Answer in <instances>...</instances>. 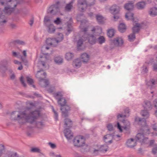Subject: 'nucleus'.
<instances>
[{
  "mask_svg": "<svg viewBox=\"0 0 157 157\" xmlns=\"http://www.w3.org/2000/svg\"><path fill=\"white\" fill-rule=\"evenodd\" d=\"M16 111L13 112L11 114V117L14 120L17 121L20 124H24L25 121L33 124L40 116V112L38 110H35L28 113L27 110L23 111Z\"/></svg>",
  "mask_w": 157,
  "mask_h": 157,
  "instance_id": "obj_1",
  "label": "nucleus"
},
{
  "mask_svg": "<svg viewBox=\"0 0 157 157\" xmlns=\"http://www.w3.org/2000/svg\"><path fill=\"white\" fill-rule=\"evenodd\" d=\"M63 98V101L61 99L60 101V103L57 102L59 105L60 106V110L61 111L62 117L65 118L64 120V130L63 133L64 136L68 140H69V126H68L69 123V119L67 118L69 115V106L66 105V100L64 97L61 98Z\"/></svg>",
  "mask_w": 157,
  "mask_h": 157,
  "instance_id": "obj_2",
  "label": "nucleus"
},
{
  "mask_svg": "<svg viewBox=\"0 0 157 157\" xmlns=\"http://www.w3.org/2000/svg\"><path fill=\"white\" fill-rule=\"evenodd\" d=\"M22 2V1H17L16 0H7V4L6 6H3L5 7L4 9L3 10L4 12L6 14H10L14 11V13L15 14L19 13L20 11L17 10L16 11H15V8L16 7L17 5L18 4H20Z\"/></svg>",
  "mask_w": 157,
  "mask_h": 157,
  "instance_id": "obj_3",
  "label": "nucleus"
},
{
  "mask_svg": "<svg viewBox=\"0 0 157 157\" xmlns=\"http://www.w3.org/2000/svg\"><path fill=\"white\" fill-rule=\"evenodd\" d=\"M80 15H78L77 17V19L78 21H79L81 22L80 25V27L82 32H84L85 34V38L88 37V42H89L91 44H94L96 43V39L95 36L92 35H87L86 34V33L87 31L88 27L84 28L85 26L86 23V20H80L79 19V17H80Z\"/></svg>",
  "mask_w": 157,
  "mask_h": 157,
  "instance_id": "obj_4",
  "label": "nucleus"
},
{
  "mask_svg": "<svg viewBox=\"0 0 157 157\" xmlns=\"http://www.w3.org/2000/svg\"><path fill=\"white\" fill-rule=\"evenodd\" d=\"M73 142L74 145L78 147H82L86 145L85 139L81 136L75 137L74 140Z\"/></svg>",
  "mask_w": 157,
  "mask_h": 157,
  "instance_id": "obj_5",
  "label": "nucleus"
},
{
  "mask_svg": "<svg viewBox=\"0 0 157 157\" xmlns=\"http://www.w3.org/2000/svg\"><path fill=\"white\" fill-rule=\"evenodd\" d=\"M59 2L58 1L55 4L52 5L47 10L48 13L52 15L56 14L59 10Z\"/></svg>",
  "mask_w": 157,
  "mask_h": 157,
  "instance_id": "obj_6",
  "label": "nucleus"
},
{
  "mask_svg": "<svg viewBox=\"0 0 157 157\" xmlns=\"http://www.w3.org/2000/svg\"><path fill=\"white\" fill-rule=\"evenodd\" d=\"M9 63V61L6 60H4L0 63V72L3 75L8 70Z\"/></svg>",
  "mask_w": 157,
  "mask_h": 157,
  "instance_id": "obj_7",
  "label": "nucleus"
},
{
  "mask_svg": "<svg viewBox=\"0 0 157 157\" xmlns=\"http://www.w3.org/2000/svg\"><path fill=\"white\" fill-rule=\"evenodd\" d=\"M59 36H60L59 37H58L57 39L56 38H52V44L51 46L53 47L56 46L63 39V35L62 33H58Z\"/></svg>",
  "mask_w": 157,
  "mask_h": 157,
  "instance_id": "obj_8",
  "label": "nucleus"
},
{
  "mask_svg": "<svg viewBox=\"0 0 157 157\" xmlns=\"http://www.w3.org/2000/svg\"><path fill=\"white\" fill-rule=\"evenodd\" d=\"M135 139L136 142L145 143L148 138L144 137L143 133H138L136 136Z\"/></svg>",
  "mask_w": 157,
  "mask_h": 157,
  "instance_id": "obj_9",
  "label": "nucleus"
},
{
  "mask_svg": "<svg viewBox=\"0 0 157 157\" xmlns=\"http://www.w3.org/2000/svg\"><path fill=\"white\" fill-rule=\"evenodd\" d=\"M112 43L115 46H121L123 43V41L122 38L117 37L112 41Z\"/></svg>",
  "mask_w": 157,
  "mask_h": 157,
  "instance_id": "obj_10",
  "label": "nucleus"
},
{
  "mask_svg": "<svg viewBox=\"0 0 157 157\" xmlns=\"http://www.w3.org/2000/svg\"><path fill=\"white\" fill-rule=\"evenodd\" d=\"M54 23L56 25H58L61 24V23L63 24V25H65L64 27H66V30L68 32H69V22H63L62 23L59 17H57L56 20L54 21Z\"/></svg>",
  "mask_w": 157,
  "mask_h": 157,
  "instance_id": "obj_11",
  "label": "nucleus"
},
{
  "mask_svg": "<svg viewBox=\"0 0 157 157\" xmlns=\"http://www.w3.org/2000/svg\"><path fill=\"white\" fill-rule=\"evenodd\" d=\"M7 21V18L2 15V11L0 9V25H4L6 24Z\"/></svg>",
  "mask_w": 157,
  "mask_h": 157,
  "instance_id": "obj_12",
  "label": "nucleus"
},
{
  "mask_svg": "<svg viewBox=\"0 0 157 157\" xmlns=\"http://www.w3.org/2000/svg\"><path fill=\"white\" fill-rule=\"evenodd\" d=\"M136 141L135 139L131 138L128 139L126 142V145L128 147L132 148L136 146Z\"/></svg>",
  "mask_w": 157,
  "mask_h": 157,
  "instance_id": "obj_13",
  "label": "nucleus"
},
{
  "mask_svg": "<svg viewBox=\"0 0 157 157\" xmlns=\"http://www.w3.org/2000/svg\"><path fill=\"white\" fill-rule=\"evenodd\" d=\"M90 56L86 53L82 54L80 56V59L84 63H87L90 60Z\"/></svg>",
  "mask_w": 157,
  "mask_h": 157,
  "instance_id": "obj_14",
  "label": "nucleus"
},
{
  "mask_svg": "<svg viewBox=\"0 0 157 157\" xmlns=\"http://www.w3.org/2000/svg\"><path fill=\"white\" fill-rule=\"evenodd\" d=\"M72 64L74 67L78 68L81 66L82 62L79 59L77 58L73 61Z\"/></svg>",
  "mask_w": 157,
  "mask_h": 157,
  "instance_id": "obj_15",
  "label": "nucleus"
},
{
  "mask_svg": "<svg viewBox=\"0 0 157 157\" xmlns=\"http://www.w3.org/2000/svg\"><path fill=\"white\" fill-rule=\"evenodd\" d=\"M134 1L135 0H132L128 3L125 4L124 5L125 9L128 11L132 10L133 8V4Z\"/></svg>",
  "mask_w": 157,
  "mask_h": 157,
  "instance_id": "obj_16",
  "label": "nucleus"
},
{
  "mask_svg": "<svg viewBox=\"0 0 157 157\" xmlns=\"http://www.w3.org/2000/svg\"><path fill=\"white\" fill-rule=\"evenodd\" d=\"M54 96L56 99L57 100V102H58L59 103H60V101L61 100V98H62L63 97V95L61 93V92H57L54 94ZM61 100L63 101L64 100L63 98H61Z\"/></svg>",
  "mask_w": 157,
  "mask_h": 157,
  "instance_id": "obj_17",
  "label": "nucleus"
},
{
  "mask_svg": "<svg viewBox=\"0 0 157 157\" xmlns=\"http://www.w3.org/2000/svg\"><path fill=\"white\" fill-rule=\"evenodd\" d=\"M110 11L111 13L113 14L117 13L119 12V7L116 5H113L110 9Z\"/></svg>",
  "mask_w": 157,
  "mask_h": 157,
  "instance_id": "obj_18",
  "label": "nucleus"
},
{
  "mask_svg": "<svg viewBox=\"0 0 157 157\" xmlns=\"http://www.w3.org/2000/svg\"><path fill=\"white\" fill-rule=\"evenodd\" d=\"M143 107L144 109L148 110H150L152 109V105L151 102L148 101H144Z\"/></svg>",
  "mask_w": 157,
  "mask_h": 157,
  "instance_id": "obj_19",
  "label": "nucleus"
},
{
  "mask_svg": "<svg viewBox=\"0 0 157 157\" xmlns=\"http://www.w3.org/2000/svg\"><path fill=\"white\" fill-rule=\"evenodd\" d=\"M134 26L132 29V33L135 34L136 33H138L140 30L141 25L140 24L138 23H136L135 25H134Z\"/></svg>",
  "mask_w": 157,
  "mask_h": 157,
  "instance_id": "obj_20",
  "label": "nucleus"
},
{
  "mask_svg": "<svg viewBox=\"0 0 157 157\" xmlns=\"http://www.w3.org/2000/svg\"><path fill=\"white\" fill-rule=\"evenodd\" d=\"M87 40L86 37L85 38V34L82 36V37L80 38L77 41V47L78 49L80 47L82 44L83 42Z\"/></svg>",
  "mask_w": 157,
  "mask_h": 157,
  "instance_id": "obj_21",
  "label": "nucleus"
},
{
  "mask_svg": "<svg viewBox=\"0 0 157 157\" xmlns=\"http://www.w3.org/2000/svg\"><path fill=\"white\" fill-rule=\"evenodd\" d=\"M46 26L47 27L48 31L49 33H53L55 32L56 29L53 24H50Z\"/></svg>",
  "mask_w": 157,
  "mask_h": 157,
  "instance_id": "obj_22",
  "label": "nucleus"
},
{
  "mask_svg": "<svg viewBox=\"0 0 157 157\" xmlns=\"http://www.w3.org/2000/svg\"><path fill=\"white\" fill-rule=\"evenodd\" d=\"M54 59L55 63L58 65L62 64L63 62V58L59 56L55 57Z\"/></svg>",
  "mask_w": 157,
  "mask_h": 157,
  "instance_id": "obj_23",
  "label": "nucleus"
},
{
  "mask_svg": "<svg viewBox=\"0 0 157 157\" xmlns=\"http://www.w3.org/2000/svg\"><path fill=\"white\" fill-rule=\"evenodd\" d=\"M112 136V134H107L105 135L104 137L105 142L106 143L110 144L112 142L111 137Z\"/></svg>",
  "mask_w": 157,
  "mask_h": 157,
  "instance_id": "obj_24",
  "label": "nucleus"
},
{
  "mask_svg": "<svg viewBox=\"0 0 157 157\" xmlns=\"http://www.w3.org/2000/svg\"><path fill=\"white\" fill-rule=\"evenodd\" d=\"M107 146L106 145H104L102 146L100 149L94 150V154H97L100 151L103 152H105L107 151Z\"/></svg>",
  "mask_w": 157,
  "mask_h": 157,
  "instance_id": "obj_25",
  "label": "nucleus"
},
{
  "mask_svg": "<svg viewBox=\"0 0 157 157\" xmlns=\"http://www.w3.org/2000/svg\"><path fill=\"white\" fill-rule=\"evenodd\" d=\"M150 15L152 17H155L157 15V8L153 7L151 8L149 12Z\"/></svg>",
  "mask_w": 157,
  "mask_h": 157,
  "instance_id": "obj_26",
  "label": "nucleus"
},
{
  "mask_svg": "<svg viewBox=\"0 0 157 157\" xmlns=\"http://www.w3.org/2000/svg\"><path fill=\"white\" fill-rule=\"evenodd\" d=\"M78 6L79 10L83 11L84 9V8H85L87 6V4L85 2H78Z\"/></svg>",
  "mask_w": 157,
  "mask_h": 157,
  "instance_id": "obj_27",
  "label": "nucleus"
},
{
  "mask_svg": "<svg viewBox=\"0 0 157 157\" xmlns=\"http://www.w3.org/2000/svg\"><path fill=\"white\" fill-rule=\"evenodd\" d=\"M133 16L134 14L131 12L129 11L126 14L125 17L127 20H131L132 21H134Z\"/></svg>",
  "mask_w": 157,
  "mask_h": 157,
  "instance_id": "obj_28",
  "label": "nucleus"
},
{
  "mask_svg": "<svg viewBox=\"0 0 157 157\" xmlns=\"http://www.w3.org/2000/svg\"><path fill=\"white\" fill-rule=\"evenodd\" d=\"M146 3L144 2H140L136 4L137 8L139 9H142L145 7Z\"/></svg>",
  "mask_w": 157,
  "mask_h": 157,
  "instance_id": "obj_29",
  "label": "nucleus"
},
{
  "mask_svg": "<svg viewBox=\"0 0 157 157\" xmlns=\"http://www.w3.org/2000/svg\"><path fill=\"white\" fill-rule=\"evenodd\" d=\"M118 30L121 33L125 32L126 30V27L125 24L123 23H121L119 26Z\"/></svg>",
  "mask_w": 157,
  "mask_h": 157,
  "instance_id": "obj_30",
  "label": "nucleus"
},
{
  "mask_svg": "<svg viewBox=\"0 0 157 157\" xmlns=\"http://www.w3.org/2000/svg\"><path fill=\"white\" fill-rule=\"evenodd\" d=\"M155 81L154 79L150 80L146 83V85L151 89L155 85Z\"/></svg>",
  "mask_w": 157,
  "mask_h": 157,
  "instance_id": "obj_31",
  "label": "nucleus"
},
{
  "mask_svg": "<svg viewBox=\"0 0 157 157\" xmlns=\"http://www.w3.org/2000/svg\"><path fill=\"white\" fill-rule=\"evenodd\" d=\"M141 114L142 116L144 117L145 118H147L149 116V112L146 110H143L141 112Z\"/></svg>",
  "mask_w": 157,
  "mask_h": 157,
  "instance_id": "obj_32",
  "label": "nucleus"
},
{
  "mask_svg": "<svg viewBox=\"0 0 157 157\" xmlns=\"http://www.w3.org/2000/svg\"><path fill=\"white\" fill-rule=\"evenodd\" d=\"M27 79V82L28 84L29 85H32V87L33 88H35V86L33 84V79L30 78L29 77H26Z\"/></svg>",
  "mask_w": 157,
  "mask_h": 157,
  "instance_id": "obj_33",
  "label": "nucleus"
},
{
  "mask_svg": "<svg viewBox=\"0 0 157 157\" xmlns=\"http://www.w3.org/2000/svg\"><path fill=\"white\" fill-rule=\"evenodd\" d=\"M51 20L48 16H45L44 18V22L45 25L46 26L50 24Z\"/></svg>",
  "mask_w": 157,
  "mask_h": 157,
  "instance_id": "obj_34",
  "label": "nucleus"
},
{
  "mask_svg": "<svg viewBox=\"0 0 157 157\" xmlns=\"http://www.w3.org/2000/svg\"><path fill=\"white\" fill-rule=\"evenodd\" d=\"M96 18L98 22L100 24H101L103 22V17L100 15H96Z\"/></svg>",
  "mask_w": 157,
  "mask_h": 157,
  "instance_id": "obj_35",
  "label": "nucleus"
},
{
  "mask_svg": "<svg viewBox=\"0 0 157 157\" xmlns=\"http://www.w3.org/2000/svg\"><path fill=\"white\" fill-rule=\"evenodd\" d=\"M136 38L135 34L132 33L128 36V39L130 42L134 41Z\"/></svg>",
  "mask_w": 157,
  "mask_h": 157,
  "instance_id": "obj_36",
  "label": "nucleus"
},
{
  "mask_svg": "<svg viewBox=\"0 0 157 157\" xmlns=\"http://www.w3.org/2000/svg\"><path fill=\"white\" fill-rule=\"evenodd\" d=\"M115 33V30L113 29H109L107 33V35L109 37H113Z\"/></svg>",
  "mask_w": 157,
  "mask_h": 157,
  "instance_id": "obj_37",
  "label": "nucleus"
},
{
  "mask_svg": "<svg viewBox=\"0 0 157 157\" xmlns=\"http://www.w3.org/2000/svg\"><path fill=\"white\" fill-rule=\"evenodd\" d=\"M14 44H17L20 45H24L25 43L24 41L19 40H15L13 41Z\"/></svg>",
  "mask_w": 157,
  "mask_h": 157,
  "instance_id": "obj_38",
  "label": "nucleus"
},
{
  "mask_svg": "<svg viewBox=\"0 0 157 157\" xmlns=\"http://www.w3.org/2000/svg\"><path fill=\"white\" fill-rule=\"evenodd\" d=\"M98 41L99 44H101L105 42V39L103 36H101L98 38Z\"/></svg>",
  "mask_w": 157,
  "mask_h": 157,
  "instance_id": "obj_39",
  "label": "nucleus"
},
{
  "mask_svg": "<svg viewBox=\"0 0 157 157\" xmlns=\"http://www.w3.org/2000/svg\"><path fill=\"white\" fill-rule=\"evenodd\" d=\"M136 120L139 122V124H142L140 123L141 122L144 123V125L145 124L146 120L144 118H136Z\"/></svg>",
  "mask_w": 157,
  "mask_h": 157,
  "instance_id": "obj_40",
  "label": "nucleus"
},
{
  "mask_svg": "<svg viewBox=\"0 0 157 157\" xmlns=\"http://www.w3.org/2000/svg\"><path fill=\"white\" fill-rule=\"evenodd\" d=\"M98 30L99 32H97L98 33H100L101 31V29L98 27H94L91 30V31L93 32H95L97 31Z\"/></svg>",
  "mask_w": 157,
  "mask_h": 157,
  "instance_id": "obj_41",
  "label": "nucleus"
},
{
  "mask_svg": "<svg viewBox=\"0 0 157 157\" xmlns=\"http://www.w3.org/2000/svg\"><path fill=\"white\" fill-rule=\"evenodd\" d=\"M36 127L39 128H41L44 126V124L42 121L37 122L36 123Z\"/></svg>",
  "mask_w": 157,
  "mask_h": 157,
  "instance_id": "obj_42",
  "label": "nucleus"
},
{
  "mask_svg": "<svg viewBox=\"0 0 157 157\" xmlns=\"http://www.w3.org/2000/svg\"><path fill=\"white\" fill-rule=\"evenodd\" d=\"M31 151L33 152L41 153V150L37 147H33L31 149Z\"/></svg>",
  "mask_w": 157,
  "mask_h": 157,
  "instance_id": "obj_43",
  "label": "nucleus"
},
{
  "mask_svg": "<svg viewBox=\"0 0 157 157\" xmlns=\"http://www.w3.org/2000/svg\"><path fill=\"white\" fill-rule=\"evenodd\" d=\"M127 114H118L117 115V118L118 119H120V118H123L125 117H127Z\"/></svg>",
  "mask_w": 157,
  "mask_h": 157,
  "instance_id": "obj_44",
  "label": "nucleus"
},
{
  "mask_svg": "<svg viewBox=\"0 0 157 157\" xmlns=\"http://www.w3.org/2000/svg\"><path fill=\"white\" fill-rule=\"evenodd\" d=\"M5 149L4 146L1 144H0V157L2 156L3 151Z\"/></svg>",
  "mask_w": 157,
  "mask_h": 157,
  "instance_id": "obj_45",
  "label": "nucleus"
},
{
  "mask_svg": "<svg viewBox=\"0 0 157 157\" xmlns=\"http://www.w3.org/2000/svg\"><path fill=\"white\" fill-rule=\"evenodd\" d=\"M12 55L13 56L17 58H19L20 57V53L18 52L13 51Z\"/></svg>",
  "mask_w": 157,
  "mask_h": 157,
  "instance_id": "obj_46",
  "label": "nucleus"
},
{
  "mask_svg": "<svg viewBox=\"0 0 157 157\" xmlns=\"http://www.w3.org/2000/svg\"><path fill=\"white\" fill-rule=\"evenodd\" d=\"M7 4V0H0V5L6 6Z\"/></svg>",
  "mask_w": 157,
  "mask_h": 157,
  "instance_id": "obj_47",
  "label": "nucleus"
},
{
  "mask_svg": "<svg viewBox=\"0 0 157 157\" xmlns=\"http://www.w3.org/2000/svg\"><path fill=\"white\" fill-rule=\"evenodd\" d=\"M52 38H48L46 40V43L48 45L51 46L52 44Z\"/></svg>",
  "mask_w": 157,
  "mask_h": 157,
  "instance_id": "obj_48",
  "label": "nucleus"
},
{
  "mask_svg": "<svg viewBox=\"0 0 157 157\" xmlns=\"http://www.w3.org/2000/svg\"><path fill=\"white\" fill-rule=\"evenodd\" d=\"M21 59L22 62L25 63V65H26L28 64V61L25 58V57H23L22 56H21Z\"/></svg>",
  "mask_w": 157,
  "mask_h": 157,
  "instance_id": "obj_49",
  "label": "nucleus"
},
{
  "mask_svg": "<svg viewBox=\"0 0 157 157\" xmlns=\"http://www.w3.org/2000/svg\"><path fill=\"white\" fill-rule=\"evenodd\" d=\"M107 128L108 130L109 131H112L113 130V125L110 124H109L107 125Z\"/></svg>",
  "mask_w": 157,
  "mask_h": 157,
  "instance_id": "obj_50",
  "label": "nucleus"
},
{
  "mask_svg": "<svg viewBox=\"0 0 157 157\" xmlns=\"http://www.w3.org/2000/svg\"><path fill=\"white\" fill-rule=\"evenodd\" d=\"M20 81L24 87H26V84L25 83V82L23 80V76H21L20 78Z\"/></svg>",
  "mask_w": 157,
  "mask_h": 157,
  "instance_id": "obj_51",
  "label": "nucleus"
},
{
  "mask_svg": "<svg viewBox=\"0 0 157 157\" xmlns=\"http://www.w3.org/2000/svg\"><path fill=\"white\" fill-rule=\"evenodd\" d=\"M151 127L154 131H157V123H155L152 125Z\"/></svg>",
  "mask_w": 157,
  "mask_h": 157,
  "instance_id": "obj_52",
  "label": "nucleus"
},
{
  "mask_svg": "<svg viewBox=\"0 0 157 157\" xmlns=\"http://www.w3.org/2000/svg\"><path fill=\"white\" fill-rule=\"evenodd\" d=\"M152 152L154 155L157 153V146H155L152 148Z\"/></svg>",
  "mask_w": 157,
  "mask_h": 157,
  "instance_id": "obj_53",
  "label": "nucleus"
},
{
  "mask_svg": "<svg viewBox=\"0 0 157 157\" xmlns=\"http://www.w3.org/2000/svg\"><path fill=\"white\" fill-rule=\"evenodd\" d=\"M54 89L55 88L53 86L50 87L47 90L48 92L52 93L54 91Z\"/></svg>",
  "mask_w": 157,
  "mask_h": 157,
  "instance_id": "obj_54",
  "label": "nucleus"
},
{
  "mask_svg": "<svg viewBox=\"0 0 157 157\" xmlns=\"http://www.w3.org/2000/svg\"><path fill=\"white\" fill-rule=\"evenodd\" d=\"M48 144L52 148L54 149L56 148V145L55 144L52 143L51 142H49Z\"/></svg>",
  "mask_w": 157,
  "mask_h": 157,
  "instance_id": "obj_55",
  "label": "nucleus"
},
{
  "mask_svg": "<svg viewBox=\"0 0 157 157\" xmlns=\"http://www.w3.org/2000/svg\"><path fill=\"white\" fill-rule=\"evenodd\" d=\"M10 26L12 29H15L17 27V26L16 25L13 23H11Z\"/></svg>",
  "mask_w": 157,
  "mask_h": 157,
  "instance_id": "obj_56",
  "label": "nucleus"
},
{
  "mask_svg": "<svg viewBox=\"0 0 157 157\" xmlns=\"http://www.w3.org/2000/svg\"><path fill=\"white\" fill-rule=\"evenodd\" d=\"M129 112V109L128 108H127L125 109L124 110V114H127V116H129L128 113Z\"/></svg>",
  "mask_w": 157,
  "mask_h": 157,
  "instance_id": "obj_57",
  "label": "nucleus"
},
{
  "mask_svg": "<svg viewBox=\"0 0 157 157\" xmlns=\"http://www.w3.org/2000/svg\"><path fill=\"white\" fill-rule=\"evenodd\" d=\"M54 117L55 118L56 121H57L58 119V115L57 113L56 112H54Z\"/></svg>",
  "mask_w": 157,
  "mask_h": 157,
  "instance_id": "obj_58",
  "label": "nucleus"
},
{
  "mask_svg": "<svg viewBox=\"0 0 157 157\" xmlns=\"http://www.w3.org/2000/svg\"><path fill=\"white\" fill-rule=\"evenodd\" d=\"M153 104L154 107L157 109V99H155L153 101Z\"/></svg>",
  "mask_w": 157,
  "mask_h": 157,
  "instance_id": "obj_59",
  "label": "nucleus"
},
{
  "mask_svg": "<svg viewBox=\"0 0 157 157\" xmlns=\"http://www.w3.org/2000/svg\"><path fill=\"white\" fill-rule=\"evenodd\" d=\"M34 19L33 18H32L30 20V22L29 24L31 26H32L34 22Z\"/></svg>",
  "mask_w": 157,
  "mask_h": 157,
  "instance_id": "obj_60",
  "label": "nucleus"
},
{
  "mask_svg": "<svg viewBox=\"0 0 157 157\" xmlns=\"http://www.w3.org/2000/svg\"><path fill=\"white\" fill-rule=\"evenodd\" d=\"M10 157H18L16 153H13L11 154Z\"/></svg>",
  "mask_w": 157,
  "mask_h": 157,
  "instance_id": "obj_61",
  "label": "nucleus"
},
{
  "mask_svg": "<svg viewBox=\"0 0 157 157\" xmlns=\"http://www.w3.org/2000/svg\"><path fill=\"white\" fill-rule=\"evenodd\" d=\"M65 11H69V3L67 4L64 9Z\"/></svg>",
  "mask_w": 157,
  "mask_h": 157,
  "instance_id": "obj_62",
  "label": "nucleus"
},
{
  "mask_svg": "<svg viewBox=\"0 0 157 157\" xmlns=\"http://www.w3.org/2000/svg\"><path fill=\"white\" fill-rule=\"evenodd\" d=\"M117 124L118 128L120 130V132H122V129L119 123V122H117Z\"/></svg>",
  "mask_w": 157,
  "mask_h": 157,
  "instance_id": "obj_63",
  "label": "nucleus"
},
{
  "mask_svg": "<svg viewBox=\"0 0 157 157\" xmlns=\"http://www.w3.org/2000/svg\"><path fill=\"white\" fill-rule=\"evenodd\" d=\"M153 68L154 71H157V63L155 64L154 65Z\"/></svg>",
  "mask_w": 157,
  "mask_h": 157,
  "instance_id": "obj_64",
  "label": "nucleus"
}]
</instances>
